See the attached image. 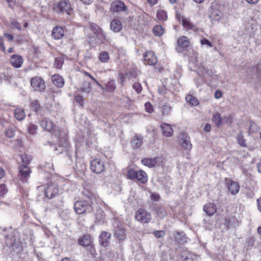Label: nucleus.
I'll use <instances>...</instances> for the list:
<instances>
[{"mask_svg":"<svg viewBox=\"0 0 261 261\" xmlns=\"http://www.w3.org/2000/svg\"><path fill=\"white\" fill-rule=\"evenodd\" d=\"M91 34L89 35L88 41L90 44L109 42L110 38L107 37L104 31L95 23H90Z\"/></svg>","mask_w":261,"mask_h":261,"instance_id":"obj_1","label":"nucleus"},{"mask_svg":"<svg viewBox=\"0 0 261 261\" xmlns=\"http://www.w3.org/2000/svg\"><path fill=\"white\" fill-rule=\"evenodd\" d=\"M127 178L130 180L136 179L141 184H145L148 181L147 173L143 170H136L134 169H130L127 172Z\"/></svg>","mask_w":261,"mask_h":261,"instance_id":"obj_2","label":"nucleus"},{"mask_svg":"<svg viewBox=\"0 0 261 261\" xmlns=\"http://www.w3.org/2000/svg\"><path fill=\"white\" fill-rule=\"evenodd\" d=\"M92 204V201H77L74 204V209L79 215L90 213L93 211Z\"/></svg>","mask_w":261,"mask_h":261,"instance_id":"obj_3","label":"nucleus"},{"mask_svg":"<svg viewBox=\"0 0 261 261\" xmlns=\"http://www.w3.org/2000/svg\"><path fill=\"white\" fill-rule=\"evenodd\" d=\"M53 10L57 13H66L68 15L70 14L72 11L69 0H61L54 5Z\"/></svg>","mask_w":261,"mask_h":261,"instance_id":"obj_4","label":"nucleus"},{"mask_svg":"<svg viewBox=\"0 0 261 261\" xmlns=\"http://www.w3.org/2000/svg\"><path fill=\"white\" fill-rule=\"evenodd\" d=\"M39 124L44 130L51 132L53 134L55 135L59 139L60 132L52 121L48 118H43L42 120H40Z\"/></svg>","mask_w":261,"mask_h":261,"instance_id":"obj_5","label":"nucleus"},{"mask_svg":"<svg viewBox=\"0 0 261 261\" xmlns=\"http://www.w3.org/2000/svg\"><path fill=\"white\" fill-rule=\"evenodd\" d=\"M31 87L34 91L44 92L46 88L45 81L40 76H35L30 81Z\"/></svg>","mask_w":261,"mask_h":261,"instance_id":"obj_6","label":"nucleus"},{"mask_svg":"<svg viewBox=\"0 0 261 261\" xmlns=\"http://www.w3.org/2000/svg\"><path fill=\"white\" fill-rule=\"evenodd\" d=\"M135 218L142 224L148 223L151 220V215L144 208H139L135 213Z\"/></svg>","mask_w":261,"mask_h":261,"instance_id":"obj_7","label":"nucleus"},{"mask_svg":"<svg viewBox=\"0 0 261 261\" xmlns=\"http://www.w3.org/2000/svg\"><path fill=\"white\" fill-rule=\"evenodd\" d=\"M31 173L30 168L27 165H21L18 167V177L23 183L28 182Z\"/></svg>","mask_w":261,"mask_h":261,"instance_id":"obj_8","label":"nucleus"},{"mask_svg":"<svg viewBox=\"0 0 261 261\" xmlns=\"http://www.w3.org/2000/svg\"><path fill=\"white\" fill-rule=\"evenodd\" d=\"M90 168L93 172L100 174L105 170L104 162L98 159H94L90 163Z\"/></svg>","mask_w":261,"mask_h":261,"instance_id":"obj_9","label":"nucleus"},{"mask_svg":"<svg viewBox=\"0 0 261 261\" xmlns=\"http://www.w3.org/2000/svg\"><path fill=\"white\" fill-rule=\"evenodd\" d=\"M190 40L187 37L181 36L177 40L176 49L177 52L181 53L185 50L190 46Z\"/></svg>","mask_w":261,"mask_h":261,"instance_id":"obj_10","label":"nucleus"},{"mask_svg":"<svg viewBox=\"0 0 261 261\" xmlns=\"http://www.w3.org/2000/svg\"><path fill=\"white\" fill-rule=\"evenodd\" d=\"M179 142L181 146L186 150L190 151L192 148L190 137L185 133H181L180 136Z\"/></svg>","mask_w":261,"mask_h":261,"instance_id":"obj_11","label":"nucleus"},{"mask_svg":"<svg viewBox=\"0 0 261 261\" xmlns=\"http://www.w3.org/2000/svg\"><path fill=\"white\" fill-rule=\"evenodd\" d=\"M114 237L118 240L119 243H123L126 237V229L121 227H116L114 231Z\"/></svg>","mask_w":261,"mask_h":261,"instance_id":"obj_12","label":"nucleus"},{"mask_svg":"<svg viewBox=\"0 0 261 261\" xmlns=\"http://www.w3.org/2000/svg\"><path fill=\"white\" fill-rule=\"evenodd\" d=\"M226 185L229 191L233 195H236L240 191V186L238 182L234 181L230 179L226 180Z\"/></svg>","mask_w":261,"mask_h":261,"instance_id":"obj_13","label":"nucleus"},{"mask_svg":"<svg viewBox=\"0 0 261 261\" xmlns=\"http://www.w3.org/2000/svg\"><path fill=\"white\" fill-rule=\"evenodd\" d=\"M58 192L59 190L57 186L51 184L45 188L44 194L46 198L50 199L55 197L58 194Z\"/></svg>","mask_w":261,"mask_h":261,"instance_id":"obj_14","label":"nucleus"},{"mask_svg":"<svg viewBox=\"0 0 261 261\" xmlns=\"http://www.w3.org/2000/svg\"><path fill=\"white\" fill-rule=\"evenodd\" d=\"M182 25L186 30H192L194 32H197L198 28L196 25L189 18L182 17Z\"/></svg>","mask_w":261,"mask_h":261,"instance_id":"obj_15","label":"nucleus"},{"mask_svg":"<svg viewBox=\"0 0 261 261\" xmlns=\"http://www.w3.org/2000/svg\"><path fill=\"white\" fill-rule=\"evenodd\" d=\"M144 58L145 64L149 65H154L158 62L156 56L151 51H147L144 56Z\"/></svg>","mask_w":261,"mask_h":261,"instance_id":"obj_16","label":"nucleus"},{"mask_svg":"<svg viewBox=\"0 0 261 261\" xmlns=\"http://www.w3.org/2000/svg\"><path fill=\"white\" fill-rule=\"evenodd\" d=\"M10 62L14 68H18L22 65L23 60L18 55H13L10 58Z\"/></svg>","mask_w":261,"mask_h":261,"instance_id":"obj_17","label":"nucleus"},{"mask_svg":"<svg viewBox=\"0 0 261 261\" xmlns=\"http://www.w3.org/2000/svg\"><path fill=\"white\" fill-rule=\"evenodd\" d=\"M111 9L114 12L125 11L126 10V7L124 3L120 1H117L112 3Z\"/></svg>","mask_w":261,"mask_h":261,"instance_id":"obj_18","label":"nucleus"},{"mask_svg":"<svg viewBox=\"0 0 261 261\" xmlns=\"http://www.w3.org/2000/svg\"><path fill=\"white\" fill-rule=\"evenodd\" d=\"M111 238V234L107 231H102L99 236V241L100 244L104 247L108 245L109 241Z\"/></svg>","mask_w":261,"mask_h":261,"instance_id":"obj_19","label":"nucleus"},{"mask_svg":"<svg viewBox=\"0 0 261 261\" xmlns=\"http://www.w3.org/2000/svg\"><path fill=\"white\" fill-rule=\"evenodd\" d=\"M64 35V31L60 26L55 27L52 31L51 36L56 40H59L63 38Z\"/></svg>","mask_w":261,"mask_h":261,"instance_id":"obj_20","label":"nucleus"},{"mask_svg":"<svg viewBox=\"0 0 261 261\" xmlns=\"http://www.w3.org/2000/svg\"><path fill=\"white\" fill-rule=\"evenodd\" d=\"M203 210L208 216H212L217 212V207L214 203H208L204 205Z\"/></svg>","mask_w":261,"mask_h":261,"instance_id":"obj_21","label":"nucleus"},{"mask_svg":"<svg viewBox=\"0 0 261 261\" xmlns=\"http://www.w3.org/2000/svg\"><path fill=\"white\" fill-rule=\"evenodd\" d=\"M161 129L164 136L166 137H171L173 134L172 126L167 123H163L161 125Z\"/></svg>","mask_w":261,"mask_h":261,"instance_id":"obj_22","label":"nucleus"},{"mask_svg":"<svg viewBox=\"0 0 261 261\" xmlns=\"http://www.w3.org/2000/svg\"><path fill=\"white\" fill-rule=\"evenodd\" d=\"M51 80L53 84L58 88H62L64 85V81L63 78L58 74H55L52 76Z\"/></svg>","mask_w":261,"mask_h":261,"instance_id":"obj_23","label":"nucleus"},{"mask_svg":"<svg viewBox=\"0 0 261 261\" xmlns=\"http://www.w3.org/2000/svg\"><path fill=\"white\" fill-rule=\"evenodd\" d=\"M156 158H144L141 160V163L149 168H152L156 164Z\"/></svg>","mask_w":261,"mask_h":261,"instance_id":"obj_24","label":"nucleus"},{"mask_svg":"<svg viewBox=\"0 0 261 261\" xmlns=\"http://www.w3.org/2000/svg\"><path fill=\"white\" fill-rule=\"evenodd\" d=\"M110 28L114 32H119L122 29L121 21L117 19H113L111 22Z\"/></svg>","mask_w":261,"mask_h":261,"instance_id":"obj_25","label":"nucleus"},{"mask_svg":"<svg viewBox=\"0 0 261 261\" xmlns=\"http://www.w3.org/2000/svg\"><path fill=\"white\" fill-rule=\"evenodd\" d=\"M143 143V138L141 136L136 135L131 141V145L134 148H140Z\"/></svg>","mask_w":261,"mask_h":261,"instance_id":"obj_26","label":"nucleus"},{"mask_svg":"<svg viewBox=\"0 0 261 261\" xmlns=\"http://www.w3.org/2000/svg\"><path fill=\"white\" fill-rule=\"evenodd\" d=\"M91 243V238L89 235H84L79 239V244L84 247L90 246Z\"/></svg>","mask_w":261,"mask_h":261,"instance_id":"obj_27","label":"nucleus"},{"mask_svg":"<svg viewBox=\"0 0 261 261\" xmlns=\"http://www.w3.org/2000/svg\"><path fill=\"white\" fill-rule=\"evenodd\" d=\"M171 107L168 104H164L161 108L162 117L165 118L168 117L171 115Z\"/></svg>","mask_w":261,"mask_h":261,"instance_id":"obj_28","label":"nucleus"},{"mask_svg":"<svg viewBox=\"0 0 261 261\" xmlns=\"http://www.w3.org/2000/svg\"><path fill=\"white\" fill-rule=\"evenodd\" d=\"M116 88L115 81L111 80L105 84V91L107 92H114Z\"/></svg>","mask_w":261,"mask_h":261,"instance_id":"obj_29","label":"nucleus"},{"mask_svg":"<svg viewBox=\"0 0 261 261\" xmlns=\"http://www.w3.org/2000/svg\"><path fill=\"white\" fill-rule=\"evenodd\" d=\"M14 116L18 121H21L24 119L25 114L23 109L16 108L14 111Z\"/></svg>","mask_w":261,"mask_h":261,"instance_id":"obj_30","label":"nucleus"},{"mask_svg":"<svg viewBox=\"0 0 261 261\" xmlns=\"http://www.w3.org/2000/svg\"><path fill=\"white\" fill-rule=\"evenodd\" d=\"M212 121L217 127L221 126L223 123L222 118L220 114L219 113H217L213 115Z\"/></svg>","mask_w":261,"mask_h":261,"instance_id":"obj_31","label":"nucleus"},{"mask_svg":"<svg viewBox=\"0 0 261 261\" xmlns=\"http://www.w3.org/2000/svg\"><path fill=\"white\" fill-rule=\"evenodd\" d=\"M91 83L88 81H84L81 87V91L86 93H89L91 91Z\"/></svg>","mask_w":261,"mask_h":261,"instance_id":"obj_32","label":"nucleus"},{"mask_svg":"<svg viewBox=\"0 0 261 261\" xmlns=\"http://www.w3.org/2000/svg\"><path fill=\"white\" fill-rule=\"evenodd\" d=\"M156 18L159 21L164 22L167 19V14L163 10H159L156 13Z\"/></svg>","mask_w":261,"mask_h":261,"instance_id":"obj_33","label":"nucleus"},{"mask_svg":"<svg viewBox=\"0 0 261 261\" xmlns=\"http://www.w3.org/2000/svg\"><path fill=\"white\" fill-rule=\"evenodd\" d=\"M186 100L192 106H197L199 105V101L197 98L190 94L186 97Z\"/></svg>","mask_w":261,"mask_h":261,"instance_id":"obj_34","label":"nucleus"},{"mask_svg":"<svg viewBox=\"0 0 261 261\" xmlns=\"http://www.w3.org/2000/svg\"><path fill=\"white\" fill-rule=\"evenodd\" d=\"M152 30L154 35L156 36H161L164 33V29L161 25H156Z\"/></svg>","mask_w":261,"mask_h":261,"instance_id":"obj_35","label":"nucleus"},{"mask_svg":"<svg viewBox=\"0 0 261 261\" xmlns=\"http://www.w3.org/2000/svg\"><path fill=\"white\" fill-rule=\"evenodd\" d=\"M7 245L9 247L12 248L13 250H20V242L19 241H16L13 240V242H6Z\"/></svg>","mask_w":261,"mask_h":261,"instance_id":"obj_36","label":"nucleus"},{"mask_svg":"<svg viewBox=\"0 0 261 261\" xmlns=\"http://www.w3.org/2000/svg\"><path fill=\"white\" fill-rule=\"evenodd\" d=\"M109 59V55L107 51H102L99 55V60L102 63H107Z\"/></svg>","mask_w":261,"mask_h":261,"instance_id":"obj_37","label":"nucleus"},{"mask_svg":"<svg viewBox=\"0 0 261 261\" xmlns=\"http://www.w3.org/2000/svg\"><path fill=\"white\" fill-rule=\"evenodd\" d=\"M31 109L35 112L40 111L41 107L39 102L37 100H33L30 103Z\"/></svg>","mask_w":261,"mask_h":261,"instance_id":"obj_38","label":"nucleus"},{"mask_svg":"<svg viewBox=\"0 0 261 261\" xmlns=\"http://www.w3.org/2000/svg\"><path fill=\"white\" fill-rule=\"evenodd\" d=\"M234 221L233 217H225L224 219V225L226 229H228L230 227L232 226V222Z\"/></svg>","mask_w":261,"mask_h":261,"instance_id":"obj_39","label":"nucleus"},{"mask_svg":"<svg viewBox=\"0 0 261 261\" xmlns=\"http://www.w3.org/2000/svg\"><path fill=\"white\" fill-rule=\"evenodd\" d=\"M64 63V58L62 57L55 59L54 66L58 69H61Z\"/></svg>","mask_w":261,"mask_h":261,"instance_id":"obj_40","label":"nucleus"},{"mask_svg":"<svg viewBox=\"0 0 261 261\" xmlns=\"http://www.w3.org/2000/svg\"><path fill=\"white\" fill-rule=\"evenodd\" d=\"M82 193L86 198L88 199L87 201H92V198H93V195L90 190L84 188L82 191Z\"/></svg>","mask_w":261,"mask_h":261,"instance_id":"obj_41","label":"nucleus"},{"mask_svg":"<svg viewBox=\"0 0 261 261\" xmlns=\"http://www.w3.org/2000/svg\"><path fill=\"white\" fill-rule=\"evenodd\" d=\"M237 141L238 143L242 147H247L246 143V140L244 139V137L242 134H240L237 136Z\"/></svg>","mask_w":261,"mask_h":261,"instance_id":"obj_42","label":"nucleus"},{"mask_svg":"<svg viewBox=\"0 0 261 261\" xmlns=\"http://www.w3.org/2000/svg\"><path fill=\"white\" fill-rule=\"evenodd\" d=\"M210 17L212 20L218 21L221 17V13L218 11H214L211 13Z\"/></svg>","mask_w":261,"mask_h":261,"instance_id":"obj_43","label":"nucleus"},{"mask_svg":"<svg viewBox=\"0 0 261 261\" xmlns=\"http://www.w3.org/2000/svg\"><path fill=\"white\" fill-rule=\"evenodd\" d=\"M10 24L12 28H15L19 31H20L22 29L20 23L15 19H11Z\"/></svg>","mask_w":261,"mask_h":261,"instance_id":"obj_44","label":"nucleus"},{"mask_svg":"<svg viewBox=\"0 0 261 261\" xmlns=\"http://www.w3.org/2000/svg\"><path fill=\"white\" fill-rule=\"evenodd\" d=\"M37 130V126L33 123H30L28 126V131L30 134L34 135L36 134Z\"/></svg>","mask_w":261,"mask_h":261,"instance_id":"obj_45","label":"nucleus"},{"mask_svg":"<svg viewBox=\"0 0 261 261\" xmlns=\"http://www.w3.org/2000/svg\"><path fill=\"white\" fill-rule=\"evenodd\" d=\"M5 134L8 137L11 138L15 136V130L11 127H8L5 130Z\"/></svg>","mask_w":261,"mask_h":261,"instance_id":"obj_46","label":"nucleus"},{"mask_svg":"<svg viewBox=\"0 0 261 261\" xmlns=\"http://www.w3.org/2000/svg\"><path fill=\"white\" fill-rule=\"evenodd\" d=\"M21 159L22 162L23 163L26 164H29L32 159V156L31 155L25 154H21Z\"/></svg>","mask_w":261,"mask_h":261,"instance_id":"obj_47","label":"nucleus"},{"mask_svg":"<svg viewBox=\"0 0 261 261\" xmlns=\"http://www.w3.org/2000/svg\"><path fill=\"white\" fill-rule=\"evenodd\" d=\"M7 192L6 186L5 184H1L0 185V197L2 198L4 197Z\"/></svg>","mask_w":261,"mask_h":261,"instance_id":"obj_48","label":"nucleus"},{"mask_svg":"<svg viewBox=\"0 0 261 261\" xmlns=\"http://www.w3.org/2000/svg\"><path fill=\"white\" fill-rule=\"evenodd\" d=\"M155 211L157 215L161 217H165L166 215V212L161 207H158L156 208Z\"/></svg>","mask_w":261,"mask_h":261,"instance_id":"obj_49","label":"nucleus"},{"mask_svg":"<svg viewBox=\"0 0 261 261\" xmlns=\"http://www.w3.org/2000/svg\"><path fill=\"white\" fill-rule=\"evenodd\" d=\"M14 143L13 146L16 149H19L22 144V140L20 139H17L12 141Z\"/></svg>","mask_w":261,"mask_h":261,"instance_id":"obj_50","label":"nucleus"},{"mask_svg":"<svg viewBox=\"0 0 261 261\" xmlns=\"http://www.w3.org/2000/svg\"><path fill=\"white\" fill-rule=\"evenodd\" d=\"M133 88L138 93H140L142 90V86L139 83H134Z\"/></svg>","mask_w":261,"mask_h":261,"instance_id":"obj_51","label":"nucleus"},{"mask_svg":"<svg viewBox=\"0 0 261 261\" xmlns=\"http://www.w3.org/2000/svg\"><path fill=\"white\" fill-rule=\"evenodd\" d=\"M75 101L78 103L80 106H83L84 102V99L81 95H77L74 97Z\"/></svg>","mask_w":261,"mask_h":261,"instance_id":"obj_52","label":"nucleus"},{"mask_svg":"<svg viewBox=\"0 0 261 261\" xmlns=\"http://www.w3.org/2000/svg\"><path fill=\"white\" fill-rule=\"evenodd\" d=\"M145 108L146 112L148 113H151L153 111V106L149 102L145 103Z\"/></svg>","mask_w":261,"mask_h":261,"instance_id":"obj_53","label":"nucleus"},{"mask_svg":"<svg viewBox=\"0 0 261 261\" xmlns=\"http://www.w3.org/2000/svg\"><path fill=\"white\" fill-rule=\"evenodd\" d=\"M127 73H124L122 72H120L118 74V79L120 81V83L122 84L123 82H124L126 79Z\"/></svg>","mask_w":261,"mask_h":261,"instance_id":"obj_54","label":"nucleus"},{"mask_svg":"<svg viewBox=\"0 0 261 261\" xmlns=\"http://www.w3.org/2000/svg\"><path fill=\"white\" fill-rule=\"evenodd\" d=\"M254 240L253 238H249L246 242L247 249H251L253 246Z\"/></svg>","mask_w":261,"mask_h":261,"instance_id":"obj_55","label":"nucleus"},{"mask_svg":"<svg viewBox=\"0 0 261 261\" xmlns=\"http://www.w3.org/2000/svg\"><path fill=\"white\" fill-rule=\"evenodd\" d=\"M153 234L156 238H160L164 236L165 232L164 231L157 230L154 231Z\"/></svg>","mask_w":261,"mask_h":261,"instance_id":"obj_56","label":"nucleus"},{"mask_svg":"<svg viewBox=\"0 0 261 261\" xmlns=\"http://www.w3.org/2000/svg\"><path fill=\"white\" fill-rule=\"evenodd\" d=\"M200 43L201 45H206L210 47H212V44L211 42H210L207 39L204 38L201 40Z\"/></svg>","mask_w":261,"mask_h":261,"instance_id":"obj_57","label":"nucleus"},{"mask_svg":"<svg viewBox=\"0 0 261 261\" xmlns=\"http://www.w3.org/2000/svg\"><path fill=\"white\" fill-rule=\"evenodd\" d=\"M97 213L99 214H96L95 215V217L97 220H100L101 219H103L104 218L103 216V212L101 210H99L97 211Z\"/></svg>","mask_w":261,"mask_h":261,"instance_id":"obj_58","label":"nucleus"},{"mask_svg":"<svg viewBox=\"0 0 261 261\" xmlns=\"http://www.w3.org/2000/svg\"><path fill=\"white\" fill-rule=\"evenodd\" d=\"M222 119L224 123L231 124L233 122L232 118L230 116H225Z\"/></svg>","mask_w":261,"mask_h":261,"instance_id":"obj_59","label":"nucleus"},{"mask_svg":"<svg viewBox=\"0 0 261 261\" xmlns=\"http://www.w3.org/2000/svg\"><path fill=\"white\" fill-rule=\"evenodd\" d=\"M150 197L151 199L156 201H159L160 198L159 194L156 193H152Z\"/></svg>","mask_w":261,"mask_h":261,"instance_id":"obj_60","label":"nucleus"},{"mask_svg":"<svg viewBox=\"0 0 261 261\" xmlns=\"http://www.w3.org/2000/svg\"><path fill=\"white\" fill-rule=\"evenodd\" d=\"M0 49H1L3 52H5L6 49L3 37H0Z\"/></svg>","mask_w":261,"mask_h":261,"instance_id":"obj_61","label":"nucleus"},{"mask_svg":"<svg viewBox=\"0 0 261 261\" xmlns=\"http://www.w3.org/2000/svg\"><path fill=\"white\" fill-rule=\"evenodd\" d=\"M4 36L9 41H12L14 38L13 36L12 35L8 33H5L4 34Z\"/></svg>","mask_w":261,"mask_h":261,"instance_id":"obj_62","label":"nucleus"},{"mask_svg":"<svg viewBox=\"0 0 261 261\" xmlns=\"http://www.w3.org/2000/svg\"><path fill=\"white\" fill-rule=\"evenodd\" d=\"M7 2L9 4V6L11 8H13L14 6L16 5L15 0H7Z\"/></svg>","mask_w":261,"mask_h":261,"instance_id":"obj_63","label":"nucleus"},{"mask_svg":"<svg viewBox=\"0 0 261 261\" xmlns=\"http://www.w3.org/2000/svg\"><path fill=\"white\" fill-rule=\"evenodd\" d=\"M137 75V71L135 70H133L129 73L128 77L129 79L136 78Z\"/></svg>","mask_w":261,"mask_h":261,"instance_id":"obj_64","label":"nucleus"}]
</instances>
